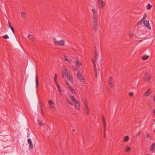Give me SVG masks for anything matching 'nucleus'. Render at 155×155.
<instances>
[{"instance_id": "f704fd0d", "label": "nucleus", "mask_w": 155, "mask_h": 155, "mask_svg": "<svg viewBox=\"0 0 155 155\" xmlns=\"http://www.w3.org/2000/svg\"><path fill=\"white\" fill-rule=\"evenodd\" d=\"M3 37L5 38L6 39H8L9 38V37L7 35H4Z\"/></svg>"}, {"instance_id": "ea45409f", "label": "nucleus", "mask_w": 155, "mask_h": 155, "mask_svg": "<svg viewBox=\"0 0 155 155\" xmlns=\"http://www.w3.org/2000/svg\"><path fill=\"white\" fill-rule=\"evenodd\" d=\"M103 122V124L104 125V127H105V120L104 119V118H103L102 119Z\"/></svg>"}, {"instance_id": "cd10ccee", "label": "nucleus", "mask_w": 155, "mask_h": 155, "mask_svg": "<svg viewBox=\"0 0 155 155\" xmlns=\"http://www.w3.org/2000/svg\"><path fill=\"white\" fill-rule=\"evenodd\" d=\"M143 19H142L140 21H139L137 24V25H141L142 22H143Z\"/></svg>"}, {"instance_id": "8fccbe9b", "label": "nucleus", "mask_w": 155, "mask_h": 155, "mask_svg": "<svg viewBox=\"0 0 155 155\" xmlns=\"http://www.w3.org/2000/svg\"><path fill=\"white\" fill-rule=\"evenodd\" d=\"M154 132H155V129L154 130Z\"/></svg>"}, {"instance_id": "c03bdc74", "label": "nucleus", "mask_w": 155, "mask_h": 155, "mask_svg": "<svg viewBox=\"0 0 155 155\" xmlns=\"http://www.w3.org/2000/svg\"><path fill=\"white\" fill-rule=\"evenodd\" d=\"M104 137L105 138V137H106V135H105V130H104Z\"/></svg>"}, {"instance_id": "0eeeda50", "label": "nucleus", "mask_w": 155, "mask_h": 155, "mask_svg": "<svg viewBox=\"0 0 155 155\" xmlns=\"http://www.w3.org/2000/svg\"><path fill=\"white\" fill-rule=\"evenodd\" d=\"M97 59V55L96 54H95V55H94V56L93 58V59H91L92 61L94 64V70L96 72V74H97V68L96 66Z\"/></svg>"}, {"instance_id": "412c9836", "label": "nucleus", "mask_w": 155, "mask_h": 155, "mask_svg": "<svg viewBox=\"0 0 155 155\" xmlns=\"http://www.w3.org/2000/svg\"><path fill=\"white\" fill-rule=\"evenodd\" d=\"M21 15L22 18H25L26 16V13L25 12H22L21 13Z\"/></svg>"}, {"instance_id": "393cba45", "label": "nucleus", "mask_w": 155, "mask_h": 155, "mask_svg": "<svg viewBox=\"0 0 155 155\" xmlns=\"http://www.w3.org/2000/svg\"><path fill=\"white\" fill-rule=\"evenodd\" d=\"M64 60L68 61V63H69L70 62V59L67 57L65 56L64 57Z\"/></svg>"}, {"instance_id": "7c9ffc66", "label": "nucleus", "mask_w": 155, "mask_h": 155, "mask_svg": "<svg viewBox=\"0 0 155 155\" xmlns=\"http://www.w3.org/2000/svg\"><path fill=\"white\" fill-rule=\"evenodd\" d=\"M71 98L74 102H75L76 101H77L73 96H71Z\"/></svg>"}, {"instance_id": "6ab92c4d", "label": "nucleus", "mask_w": 155, "mask_h": 155, "mask_svg": "<svg viewBox=\"0 0 155 155\" xmlns=\"http://www.w3.org/2000/svg\"><path fill=\"white\" fill-rule=\"evenodd\" d=\"M28 37L29 39L32 41H33L35 40V37L29 34Z\"/></svg>"}, {"instance_id": "a19ab883", "label": "nucleus", "mask_w": 155, "mask_h": 155, "mask_svg": "<svg viewBox=\"0 0 155 155\" xmlns=\"http://www.w3.org/2000/svg\"><path fill=\"white\" fill-rule=\"evenodd\" d=\"M59 92V95H60V96H62V94L61 91L60 92Z\"/></svg>"}, {"instance_id": "a18cd8bd", "label": "nucleus", "mask_w": 155, "mask_h": 155, "mask_svg": "<svg viewBox=\"0 0 155 155\" xmlns=\"http://www.w3.org/2000/svg\"><path fill=\"white\" fill-rule=\"evenodd\" d=\"M8 25H9V26L10 25H11V23H10V22H9V21H8Z\"/></svg>"}, {"instance_id": "49530a36", "label": "nucleus", "mask_w": 155, "mask_h": 155, "mask_svg": "<svg viewBox=\"0 0 155 155\" xmlns=\"http://www.w3.org/2000/svg\"><path fill=\"white\" fill-rule=\"evenodd\" d=\"M75 131V129L74 130H73V131L74 132Z\"/></svg>"}, {"instance_id": "3c124183", "label": "nucleus", "mask_w": 155, "mask_h": 155, "mask_svg": "<svg viewBox=\"0 0 155 155\" xmlns=\"http://www.w3.org/2000/svg\"><path fill=\"white\" fill-rule=\"evenodd\" d=\"M154 121L155 122V120H154Z\"/></svg>"}, {"instance_id": "f3484780", "label": "nucleus", "mask_w": 155, "mask_h": 155, "mask_svg": "<svg viewBox=\"0 0 155 155\" xmlns=\"http://www.w3.org/2000/svg\"><path fill=\"white\" fill-rule=\"evenodd\" d=\"M129 136L128 135L125 136L124 138L123 142L125 143L127 142L129 140Z\"/></svg>"}, {"instance_id": "dca6fc26", "label": "nucleus", "mask_w": 155, "mask_h": 155, "mask_svg": "<svg viewBox=\"0 0 155 155\" xmlns=\"http://www.w3.org/2000/svg\"><path fill=\"white\" fill-rule=\"evenodd\" d=\"M155 150V143H153L150 146V151H153Z\"/></svg>"}, {"instance_id": "a211bd4d", "label": "nucleus", "mask_w": 155, "mask_h": 155, "mask_svg": "<svg viewBox=\"0 0 155 155\" xmlns=\"http://www.w3.org/2000/svg\"><path fill=\"white\" fill-rule=\"evenodd\" d=\"M150 89H148L147 91L145 93L144 96L146 97L148 96L150 94Z\"/></svg>"}, {"instance_id": "2eb2a0df", "label": "nucleus", "mask_w": 155, "mask_h": 155, "mask_svg": "<svg viewBox=\"0 0 155 155\" xmlns=\"http://www.w3.org/2000/svg\"><path fill=\"white\" fill-rule=\"evenodd\" d=\"M28 142L29 145V148L31 149H32L33 148V145L31 139L30 138H28Z\"/></svg>"}, {"instance_id": "6e6552de", "label": "nucleus", "mask_w": 155, "mask_h": 155, "mask_svg": "<svg viewBox=\"0 0 155 155\" xmlns=\"http://www.w3.org/2000/svg\"><path fill=\"white\" fill-rule=\"evenodd\" d=\"M151 78V75L148 72H146L145 73L144 79L145 81L147 82H149L150 81Z\"/></svg>"}, {"instance_id": "9d476101", "label": "nucleus", "mask_w": 155, "mask_h": 155, "mask_svg": "<svg viewBox=\"0 0 155 155\" xmlns=\"http://www.w3.org/2000/svg\"><path fill=\"white\" fill-rule=\"evenodd\" d=\"M94 30L97 31L98 28L97 20H92Z\"/></svg>"}, {"instance_id": "09e8293b", "label": "nucleus", "mask_w": 155, "mask_h": 155, "mask_svg": "<svg viewBox=\"0 0 155 155\" xmlns=\"http://www.w3.org/2000/svg\"><path fill=\"white\" fill-rule=\"evenodd\" d=\"M100 66L101 67V64H100Z\"/></svg>"}, {"instance_id": "f8f14e48", "label": "nucleus", "mask_w": 155, "mask_h": 155, "mask_svg": "<svg viewBox=\"0 0 155 155\" xmlns=\"http://www.w3.org/2000/svg\"><path fill=\"white\" fill-rule=\"evenodd\" d=\"M143 23L145 26H146L150 30H151V28L150 25L149 21L143 20Z\"/></svg>"}, {"instance_id": "473e14b6", "label": "nucleus", "mask_w": 155, "mask_h": 155, "mask_svg": "<svg viewBox=\"0 0 155 155\" xmlns=\"http://www.w3.org/2000/svg\"><path fill=\"white\" fill-rule=\"evenodd\" d=\"M147 137L148 138H150L151 137V134L150 133H148L147 134Z\"/></svg>"}, {"instance_id": "4be33fe9", "label": "nucleus", "mask_w": 155, "mask_h": 155, "mask_svg": "<svg viewBox=\"0 0 155 155\" xmlns=\"http://www.w3.org/2000/svg\"><path fill=\"white\" fill-rule=\"evenodd\" d=\"M131 150L130 147L128 146H126L125 149V151L126 152H129Z\"/></svg>"}, {"instance_id": "aec40b11", "label": "nucleus", "mask_w": 155, "mask_h": 155, "mask_svg": "<svg viewBox=\"0 0 155 155\" xmlns=\"http://www.w3.org/2000/svg\"><path fill=\"white\" fill-rule=\"evenodd\" d=\"M149 58V56L147 55H143L142 57V59L143 61H145L148 59Z\"/></svg>"}, {"instance_id": "c756f323", "label": "nucleus", "mask_w": 155, "mask_h": 155, "mask_svg": "<svg viewBox=\"0 0 155 155\" xmlns=\"http://www.w3.org/2000/svg\"><path fill=\"white\" fill-rule=\"evenodd\" d=\"M57 74H55L54 76V81H55V84H57V83H58V82L57 81L56 79L57 78Z\"/></svg>"}, {"instance_id": "b1692460", "label": "nucleus", "mask_w": 155, "mask_h": 155, "mask_svg": "<svg viewBox=\"0 0 155 155\" xmlns=\"http://www.w3.org/2000/svg\"><path fill=\"white\" fill-rule=\"evenodd\" d=\"M35 82H36V88H37L38 87V77L36 75L35 77Z\"/></svg>"}, {"instance_id": "79ce46f5", "label": "nucleus", "mask_w": 155, "mask_h": 155, "mask_svg": "<svg viewBox=\"0 0 155 155\" xmlns=\"http://www.w3.org/2000/svg\"><path fill=\"white\" fill-rule=\"evenodd\" d=\"M153 100L155 102V96L153 97Z\"/></svg>"}, {"instance_id": "4c0bfd02", "label": "nucleus", "mask_w": 155, "mask_h": 155, "mask_svg": "<svg viewBox=\"0 0 155 155\" xmlns=\"http://www.w3.org/2000/svg\"><path fill=\"white\" fill-rule=\"evenodd\" d=\"M67 101L71 105H73V104L71 102H70V101L68 100H67Z\"/></svg>"}, {"instance_id": "20e7f679", "label": "nucleus", "mask_w": 155, "mask_h": 155, "mask_svg": "<svg viewBox=\"0 0 155 155\" xmlns=\"http://www.w3.org/2000/svg\"><path fill=\"white\" fill-rule=\"evenodd\" d=\"M48 107L51 111L55 112L57 111V109L55 106V104L52 100H48Z\"/></svg>"}, {"instance_id": "1a4fd4ad", "label": "nucleus", "mask_w": 155, "mask_h": 155, "mask_svg": "<svg viewBox=\"0 0 155 155\" xmlns=\"http://www.w3.org/2000/svg\"><path fill=\"white\" fill-rule=\"evenodd\" d=\"M99 8L103 9L105 7V3L102 0H97Z\"/></svg>"}, {"instance_id": "58836bf2", "label": "nucleus", "mask_w": 155, "mask_h": 155, "mask_svg": "<svg viewBox=\"0 0 155 155\" xmlns=\"http://www.w3.org/2000/svg\"><path fill=\"white\" fill-rule=\"evenodd\" d=\"M38 124L39 125H43V124L42 122L39 121H38Z\"/></svg>"}, {"instance_id": "ddd939ff", "label": "nucleus", "mask_w": 155, "mask_h": 155, "mask_svg": "<svg viewBox=\"0 0 155 155\" xmlns=\"http://www.w3.org/2000/svg\"><path fill=\"white\" fill-rule=\"evenodd\" d=\"M74 103L76 109H77L78 110H80V104L79 102L78 101H76L75 102H74Z\"/></svg>"}, {"instance_id": "9b49d317", "label": "nucleus", "mask_w": 155, "mask_h": 155, "mask_svg": "<svg viewBox=\"0 0 155 155\" xmlns=\"http://www.w3.org/2000/svg\"><path fill=\"white\" fill-rule=\"evenodd\" d=\"M114 79L112 77H110L109 78V84L110 86L112 89H113L114 85Z\"/></svg>"}, {"instance_id": "72a5a7b5", "label": "nucleus", "mask_w": 155, "mask_h": 155, "mask_svg": "<svg viewBox=\"0 0 155 155\" xmlns=\"http://www.w3.org/2000/svg\"><path fill=\"white\" fill-rule=\"evenodd\" d=\"M147 14L146 13L144 14L143 15V17L142 19L145 20V19L147 17Z\"/></svg>"}, {"instance_id": "c9c22d12", "label": "nucleus", "mask_w": 155, "mask_h": 155, "mask_svg": "<svg viewBox=\"0 0 155 155\" xmlns=\"http://www.w3.org/2000/svg\"><path fill=\"white\" fill-rule=\"evenodd\" d=\"M134 93L133 92H130L129 93V95L130 97H132L134 95Z\"/></svg>"}, {"instance_id": "a878e982", "label": "nucleus", "mask_w": 155, "mask_h": 155, "mask_svg": "<svg viewBox=\"0 0 155 155\" xmlns=\"http://www.w3.org/2000/svg\"><path fill=\"white\" fill-rule=\"evenodd\" d=\"M128 34L129 37L130 38L133 37L134 35V34L133 32H130Z\"/></svg>"}, {"instance_id": "4468645a", "label": "nucleus", "mask_w": 155, "mask_h": 155, "mask_svg": "<svg viewBox=\"0 0 155 155\" xmlns=\"http://www.w3.org/2000/svg\"><path fill=\"white\" fill-rule=\"evenodd\" d=\"M66 83L68 85V87L70 91H71V93L73 94L74 95L75 94V91L74 89L71 86L68 82H66Z\"/></svg>"}, {"instance_id": "2f4dec72", "label": "nucleus", "mask_w": 155, "mask_h": 155, "mask_svg": "<svg viewBox=\"0 0 155 155\" xmlns=\"http://www.w3.org/2000/svg\"><path fill=\"white\" fill-rule=\"evenodd\" d=\"M9 26V28H10V29H11V30L12 31L13 33L14 34H15V31L14 30V28L12 26V25H10V26Z\"/></svg>"}, {"instance_id": "f257e3e1", "label": "nucleus", "mask_w": 155, "mask_h": 155, "mask_svg": "<svg viewBox=\"0 0 155 155\" xmlns=\"http://www.w3.org/2000/svg\"><path fill=\"white\" fill-rule=\"evenodd\" d=\"M62 71L63 77H64L65 76L68 81H70L71 83H73V80L70 76L69 73L67 68L64 67L62 68Z\"/></svg>"}, {"instance_id": "39448f33", "label": "nucleus", "mask_w": 155, "mask_h": 155, "mask_svg": "<svg viewBox=\"0 0 155 155\" xmlns=\"http://www.w3.org/2000/svg\"><path fill=\"white\" fill-rule=\"evenodd\" d=\"M54 44L58 46H63L65 43V41L63 40H57L55 38L53 39Z\"/></svg>"}, {"instance_id": "f03ea898", "label": "nucleus", "mask_w": 155, "mask_h": 155, "mask_svg": "<svg viewBox=\"0 0 155 155\" xmlns=\"http://www.w3.org/2000/svg\"><path fill=\"white\" fill-rule=\"evenodd\" d=\"M81 101L84 104V111L86 114L89 115L90 112V110L88 102L85 98H82Z\"/></svg>"}, {"instance_id": "7ed1b4c3", "label": "nucleus", "mask_w": 155, "mask_h": 155, "mask_svg": "<svg viewBox=\"0 0 155 155\" xmlns=\"http://www.w3.org/2000/svg\"><path fill=\"white\" fill-rule=\"evenodd\" d=\"M92 20H97L98 16V8L97 6L94 7L92 9Z\"/></svg>"}, {"instance_id": "bb28decb", "label": "nucleus", "mask_w": 155, "mask_h": 155, "mask_svg": "<svg viewBox=\"0 0 155 155\" xmlns=\"http://www.w3.org/2000/svg\"><path fill=\"white\" fill-rule=\"evenodd\" d=\"M151 7L152 6L150 4H148L147 6V8L148 10H150Z\"/></svg>"}, {"instance_id": "c85d7f7f", "label": "nucleus", "mask_w": 155, "mask_h": 155, "mask_svg": "<svg viewBox=\"0 0 155 155\" xmlns=\"http://www.w3.org/2000/svg\"><path fill=\"white\" fill-rule=\"evenodd\" d=\"M57 86V87L58 88V91H59V92H60L61 91V88L59 85V84H58V83H57V84H56Z\"/></svg>"}, {"instance_id": "de8ad7c7", "label": "nucleus", "mask_w": 155, "mask_h": 155, "mask_svg": "<svg viewBox=\"0 0 155 155\" xmlns=\"http://www.w3.org/2000/svg\"><path fill=\"white\" fill-rule=\"evenodd\" d=\"M141 41V40H140V41Z\"/></svg>"}, {"instance_id": "37998d69", "label": "nucleus", "mask_w": 155, "mask_h": 155, "mask_svg": "<svg viewBox=\"0 0 155 155\" xmlns=\"http://www.w3.org/2000/svg\"><path fill=\"white\" fill-rule=\"evenodd\" d=\"M74 70H75L77 71H78V68H76V67L75 68H74Z\"/></svg>"}, {"instance_id": "e433bc0d", "label": "nucleus", "mask_w": 155, "mask_h": 155, "mask_svg": "<svg viewBox=\"0 0 155 155\" xmlns=\"http://www.w3.org/2000/svg\"><path fill=\"white\" fill-rule=\"evenodd\" d=\"M141 134V132L140 131L138 132L137 135L138 136V137H140Z\"/></svg>"}, {"instance_id": "423d86ee", "label": "nucleus", "mask_w": 155, "mask_h": 155, "mask_svg": "<svg viewBox=\"0 0 155 155\" xmlns=\"http://www.w3.org/2000/svg\"><path fill=\"white\" fill-rule=\"evenodd\" d=\"M77 76L79 81L81 82L82 84L84 83L85 81L84 78L82 76V74L79 71H78L77 74Z\"/></svg>"}, {"instance_id": "5701e85b", "label": "nucleus", "mask_w": 155, "mask_h": 155, "mask_svg": "<svg viewBox=\"0 0 155 155\" xmlns=\"http://www.w3.org/2000/svg\"><path fill=\"white\" fill-rule=\"evenodd\" d=\"M76 64L78 66H81V63L78 60H76L75 61Z\"/></svg>"}]
</instances>
